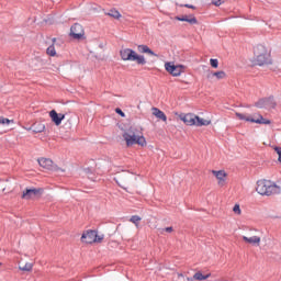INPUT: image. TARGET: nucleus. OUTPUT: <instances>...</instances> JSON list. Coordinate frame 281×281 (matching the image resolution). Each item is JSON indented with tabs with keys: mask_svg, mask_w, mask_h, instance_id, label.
I'll return each mask as SVG.
<instances>
[{
	"mask_svg": "<svg viewBox=\"0 0 281 281\" xmlns=\"http://www.w3.org/2000/svg\"><path fill=\"white\" fill-rule=\"evenodd\" d=\"M255 65L262 67L265 65H271V48L265 44H258L254 47Z\"/></svg>",
	"mask_w": 281,
	"mask_h": 281,
	"instance_id": "1",
	"label": "nucleus"
},
{
	"mask_svg": "<svg viewBox=\"0 0 281 281\" xmlns=\"http://www.w3.org/2000/svg\"><path fill=\"white\" fill-rule=\"evenodd\" d=\"M256 192L261 196H271L273 194H280V187L270 180H258Z\"/></svg>",
	"mask_w": 281,
	"mask_h": 281,
	"instance_id": "2",
	"label": "nucleus"
},
{
	"mask_svg": "<svg viewBox=\"0 0 281 281\" xmlns=\"http://www.w3.org/2000/svg\"><path fill=\"white\" fill-rule=\"evenodd\" d=\"M120 56L122 60L136 63V65H146V57L137 54V52L131 48H121Z\"/></svg>",
	"mask_w": 281,
	"mask_h": 281,
	"instance_id": "3",
	"label": "nucleus"
},
{
	"mask_svg": "<svg viewBox=\"0 0 281 281\" xmlns=\"http://www.w3.org/2000/svg\"><path fill=\"white\" fill-rule=\"evenodd\" d=\"M123 138L126 142V146H135V144L142 147L146 146V138L144 136H137L132 130L125 132Z\"/></svg>",
	"mask_w": 281,
	"mask_h": 281,
	"instance_id": "4",
	"label": "nucleus"
},
{
	"mask_svg": "<svg viewBox=\"0 0 281 281\" xmlns=\"http://www.w3.org/2000/svg\"><path fill=\"white\" fill-rule=\"evenodd\" d=\"M235 115L238 120H244L245 122H251L252 124H271V120L265 119L262 114H257L256 119L251 116H246L240 112H236Z\"/></svg>",
	"mask_w": 281,
	"mask_h": 281,
	"instance_id": "5",
	"label": "nucleus"
},
{
	"mask_svg": "<svg viewBox=\"0 0 281 281\" xmlns=\"http://www.w3.org/2000/svg\"><path fill=\"white\" fill-rule=\"evenodd\" d=\"M43 192L45 190L43 188H26L22 193V199L30 201V199H37L38 196H43Z\"/></svg>",
	"mask_w": 281,
	"mask_h": 281,
	"instance_id": "6",
	"label": "nucleus"
},
{
	"mask_svg": "<svg viewBox=\"0 0 281 281\" xmlns=\"http://www.w3.org/2000/svg\"><path fill=\"white\" fill-rule=\"evenodd\" d=\"M70 36L80 41V38H85V29L79 23L74 24L70 27Z\"/></svg>",
	"mask_w": 281,
	"mask_h": 281,
	"instance_id": "7",
	"label": "nucleus"
},
{
	"mask_svg": "<svg viewBox=\"0 0 281 281\" xmlns=\"http://www.w3.org/2000/svg\"><path fill=\"white\" fill-rule=\"evenodd\" d=\"M98 231L89 229L83 232L81 235V243H87V245H93L95 243V236Z\"/></svg>",
	"mask_w": 281,
	"mask_h": 281,
	"instance_id": "8",
	"label": "nucleus"
},
{
	"mask_svg": "<svg viewBox=\"0 0 281 281\" xmlns=\"http://www.w3.org/2000/svg\"><path fill=\"white\" fill-rule=\"evenodd\" d=\"M37 161L41 168H45V170H58L54 161L49 158H41Z\"/></svg>",
	"mask_w": 281,
	"mask_h": 281,
	"instance_id": "9",
	"label": "nucleus"
},
{
	"mask_svg": "<svg viewBox=\"0 0 281 281\" xmlns=\"http://www.w3.org/2000/svg\"><path fill=\"white\" fill-rule=\"evenodd\" d=\"M49 117L52 122H54L55 126H60L63 124V120H65V114L56 112V110H52L49 112Z\"/></svg>",
	"mask_w": 281,
	"mask_h": 281,
	"instance_id": "10",
	"label": "nucleus"
},
{
	"mask_svg": "<svg viewBox=\"0 0 281 281\" xmlns=\"http://www.w3.org/2000/svg\"><path fill=\"white\" fill-rule=\"evenodd\" d=\"M180 120L187 125V126H194L196 124V115L189 113V114H180Z\"/></svg>",
	"mask_w": 281,
	"mask_h": 281,
	"instance_id": "11",
	"label": "nucleus"
},
{
	"mask_svg": "<svg viewBox=\"0 0 281 281\" xmlns=\"http://www.w3.org/2000/svg\"><path fill=\"white\" fill-rule=\"evenodd\" d=\"M165 69L166 71H182L183 69H186V66L176 65L175 61H167L165 63Z\"/></svg>",
	"mask_w": 281,
	"mask_h": 281,
	"instance_id": "12",
	"label": "nucleus"
},
{
	"mask_svg": "<svg viewBox=\"0 0 281 281\" xmlns=\"http://www.w3.org/2000/svg\"><path fill=\"white\" fill-rule=\"evenodd\" d=\"M176 21H184L186 23H189L190 25H196L199 21H196V18L194 15H181L176 16Z\"/></svg>",
	"mask_w": 281,
	"mask_h": 281,
	"instance_id": "13",
	"label": "nucleus"
},
{
	"mask_svg": "<svg viewBox=\"0 0 281 281\" xmlns=\"http://www.w3.org/2000/svg\"><path fill=\"white\" fill-rule=\"evenodd\" d=\"M214 177H216V179L218 180V186L223 187L225 186V178L227 177V173L225 172V170H213L212 171Z\"/></svg>",
	"mask_w": 281,
	"mask_h": 281,
	"instance_id": "14",
	"label": "nucleus"
},
{
	"mask_svg": "<svg viewBox=\"0 0 281 281\" xmlns=\"http://www.w3.org/2000/svg\"><path fill=\"white\" fill-rule=\"evenodd\" d=\"M137 49L140 54H148V56H155L156 58H159V55L153 52L148 45H138Z\"/></svg>",
	"mask_w": 281,
	"mask_h": 281,
	"instance_id": "15",
	"label": "nucleus"
},
{
	"mask_svg": "<svg viewBox=\"0 0 281 281\" xmlns=\"http://www.w3.org/2000/svg\"><path fill=\"white\" fill-rule=\"evenodd\" d=\"M151 111L155 117L161 120L162 122H168V116H166V113H164V111L159 110L158 108H153Z\"/></svg>",
	"mask_w": 281,
	"mask_h": 281,
	"instance_id": "16",
	"label": "nucleus"
},
{
	"mask_svg": "<svg viewBox=\"0 0 281 281\" xmlns=\"http://www.w3.org/2000/svg\"><path fill=\"white\" fill-rule=\"evenodd\" d=\"M30 131H32L35 134L43 133V131H45V124L36 122L30 127Z\"/></svg>",
	"mask_w": 281,
	"mask_h": 281,
	"instance_id": "17",
	"label": "nucleus"
},
{
	"mask_svg": "<svg viewBox=\"0 0 281 281\" xmlns=\"http://www.w3.org/2000/svg\"><path fill=\"white\" fill-rule=\"evenodd\" d=\"M212 124L211 120L201 119L199 115H195L194 126H210Z\"/></svg>",
	"mask_w": 281,
	"mask_h": 281,
	"instance_id": "18",
	"label": "nucleus"
},
{
	"mask_svg": "<svg viewBox=\"0 0 281 281\" xmlns=\"http://www.w3.org/2000/svg\"><path fill=\"white\" fill-rule=\"evenodd\" d=\"M244 243H248L249 245H260V237L252 236V237H243Z\"/></svg>",
	"mask_w": 281,
	"mask_h": 281,
	"instance_id": "19",
	"label": "nucleus"
},
{
	"mask_svg": "<svg viewBox=\"0 0 281 281\" xmlns=\"http://www.w3.org/2000/svg\"><path fill=\"white\" fill-rule=\"evenodd\" d=\"M225 71H215V72H211L206 76V78H209V80H212V78H216V80H223V78H225Z\"/></svg>",
	"mask_w": 281,
	"mask_h": 281,
	"instance_id": "20",
	"label": "nucleus"
},
{
	"mask_svg": "<svg viewBox=\"0 0 281 281\" xmlns=\"http://www.w3.org/2000/svg\"><path fill=\"white\" fill-rule=\"evenodd\" d=\"M276 106H278V103H276L273 95L266 98V109H276Z\"/></svg>",
	"mask_w": 281,
	"mask_h": 281,
	"instance_id": "21",
	"label": "nucleus"
},
{
	"mask_svg": "<svg viewBox=\"0 0 281 281\" xmlns=\"http://www.w3.org/2000/svg\"><path fill=\"white\" fill-rule=\"evenodd\" d=\"M211 277H212V273H207L206 276H204L201 271H198L194 273L193 280L203 281V280H207V278H211Z\"/></svg>",
	"mask_w": 281,
	"mask_h": 281,
	"instance_id": "22",
	"label": "nucleus"
},
{
	"mask_svg": "<svg viewBox=\"0 0 281 281\" xmlns=\"http://www.w3.org/2000/svg\"><path fill=\"white\" fill-rule=\"evenodd\" d=\"M108 16H112V19H122V14L115 9L110 10Z\"/></svg>",
	"mask_w": 281,
	"mask_h": 281,
	"instance_id": "23",
	"label": "nucleus"
},
{
	"mask_svg": "<svg viewBox=\"0 0 281 281\" xmlns=\"http://www.w3.org/2000/svg\"><path fill=\"white\" fill-rule=\"evenodd\" d=\"M255 106L257 109H266V98L259 99L256 103Z\"/></svg>",
	"mask_w": 281,
	"mask_h": 281,
	"instance_id": "24",
	"label": "nucleus"
},
{
	"mask_svg": "<svg viewBox=\"0 0 281 281\" xmlns=\"http://www.w3.org/2000/svg\"><path fill=\"white\" fill-rule=\"evenodd\" d=\"M47 56H56V47L54 45H50L46 49Z\"/></svg>",
	"mask_w": 281,
	"mask_h": 281,
	"instance_id": "25",
	"label": "nucleus"
},
{
	"mask_svg": "<svg viewBox=\"0 0 281 281\" xmlns=\"http://www.w3.org/2000/svg\"><path fill=\"white\" fill-rule=\"evenodd\" d=\"M33 267H34V265L27 262L22 267L20 266L19 269H20V271H32Z\"/></svg>",
	"mask_w": 281,
	"mask_h": 281,
	"instance_id": "26",
	"label": "nucleus"
},
{
	"mask_svg": "<svg viewBox=\"0 0 281 281\" xmlns=\"http://www.w3.org/2000/svg\"><path fill=\"white\" fill-rule=\"evenodd\" d=\"M139 221H142V217L138 216V215H133V216L130 218V222H131V223H134V225H139Z\"/></svg>",
	"mask_w": 281,
	"mask_h": 281,
	"instance_id": "27",
	"label": "nucleus"
},
{
	"mask_svg": "<svg viewBox=\"0 0 281 281\" xmlns=\"http://www.w3.org/2000/svg\"><path fill=\"white\" fill-rule=\"evenodd\" d=\"M210 65L213 69H218V59H210Z\"/></svg>",
	"mask_w": 281,
	"mask_h": 281,
	"instance_id": "28",
	"label": "nucleus"
},
{
	"mask_svg": "<svg viewBox=\"0 0 281 281\" xmlns=\"http://www.w3.org/2000/svg\"><path fill=\"white\" fill-rule=\"evenodd\" d=\"M170 76H173V78H179L182 76L183 71H169Z\"/></svg>",
	"mask_w": 281,
	"mask_h": 281,
	"instance_id": "29",
	"label": "nucleus"
},
{
	"mask_svg": "<svg viewBox=\"0 0 281 281\" xmlns=\"http://www.w3.org/2000/svg\"><path fill=\"white\" fill-rule=\"evenodd\" d=\"M274 153H277V155H279L278 161L281 164V147L276 146L274 147Z\"/></svg>",
	"mask_w": 281,
	"mask_h": 281,
	"instance_id": "30",
	"label": "nucleus"
},
{
	"mask_svg": "<svg viewBox=\"0 0 281 281\" xmlns=\"http://www.w3.org/2000/svg\"><path fill=\"white\" fill-rule=\"evenodd\" d=\"M10 122H12V121H10V119H5V117H3V116H0V124H7V125H9Z\"/></svg>",
	"mask_w": 281,
	"mask_h": 281,
	"instance_id": "31",
	"label": "nucleus"
},
{
	"mask_svg": "<svg viewBox=\"0 0 281 281\" xmlns=\"http://www.w3.org/2000/svg\"><path fill=\"white\" fill-rule=\"evenodd\" d=\"M212 3L213 5L218 7V5H223V3H225V0H212Z\"/></svg>",
	"mask_w": 281,
	"mask_h": 281,
	"instance_id": "32",
	"label": "nucleus"
},
{
	"mask_svg": "<svg viewBox=\"0 0 281 281\" xmlns=\"http://www.w3.org/2000/svg\"><path fill=\"white\" fill-rule=\"evenodd\" d=\"M115 113H117V115H121V117H126V114L124 113V111H122V109L116 108L115 109Z\"/></svg>",
	"mask_w": 281,
	"mask_h": 281,
	"instance_id": "33",
	"label": "nucleus"
},
{
	"mask_svg": "<svg viewBox=\"0 0 281 281\" xmlns=\"http://www.w3.org/2000/svg\"><path fill=\"white\" fill-rule=\"evenodd\" d=\"M233 212H235V214H240V205L235 204L234 207H233Z\"/></svg>",
	"mask_w": 281,
	"mask_h": 281,
	"instance_id": "34",
	"label": "nucleus"
},
{
	"mask_svg": "<svg viewBox=\"0 0 281 281\" xmlns=\"http://www.w3.org/2000/svg\"><path fill=\"white\" fill-rule=\"evenodd\" d=\"M102 240H104V235H95V243H102Z\"/></svg>",
	"mask_w": 281,
	"mask_h": 281,
	"instance_id": "35",
	"label": "nucleus"
},
{
	"mask_svg": "<svg viewBox=\"0 0 281 281\" xmlns=\"http://www.w3.org/2000/svg\"><path fill=\"white\" fill-rule=\"evenodd\" d=\"M164 231L167 232L168 234H172V232H175V228L172 226H169L164 228Z\"/></svg>",
	"mask_w": 281,
	"mask_h": 281,
	"instance_id": "36",
	"label": "nucleus"
},
{
	"mask_svg": "<svg viewBox=\"0 0 281 281\" xmlns=\"http://www.w3.org/2000/svg\"><path fill=\"white\" fill-rule=\"evenodd\" d=\"M114 181H115V183H117V186H119L120 188H123V190H126V188H124V187L120 183V181H117V178H115Z\"/></svg>",
	"mask_w": 281,
	"mask_h": 281,
	"instance_id": "37",
	"label": "nucleus"
},
{
	"mask_svg": "<svg viewBox=\"0 0 281 281\" xmlns=\"http://www.w3.org/2000/svg\"><path fill=\"white\" fill-rule=\"evenodd\" d=\"M184 8H191L192 10H194V5L192 4H184Z\"/></svg>",
	"mask_w": 281,
	"mask_h": 281,
	"instance_id": "38",
	"label": "nucleus"
},
{
	"mask_svg": "<svg viewBox=\"0 0 281 281\" xmlns=\"http://www.w3.org/2000/svg\"><path fill=\"white\" fill-rule=\"evenodd\" d=\"M188 281H194V277L193 278H187Z\"/></svg>",
	"mask_w": 281,
	"mask_h": 281,
	"instance_id": "39",
	"label": "nucleus"
},
{
	"mask_svg": "<svg viewBox=\"0 0 281 281\" xmlns=\"http://www.w3.org/2000/svg\"><path fill=\"white\" fill-rule=\"evenodd\" d=\"M180 82H187V81H186V79L181 78V79H180Z\"/></svg>",
	"mask_w": 281,
	"mask_h": 281,
	"instance_id": "40",
	"label": "nucleus"
},
{
	"mask_svg": "<svg viewBox=\"0 0 281 281\" xmlns=\"http://www.w3.org/2000/svg\"><path fill=\"white\" fill-rule=\"evenodd\" d=\"M3 263L0 262V267H2Z\"/></svg>",
	"mask_w": 281,
	"mask_h": 281,
	"instance_id": "41",
	"label": "nucleus"
}]
</instances>
